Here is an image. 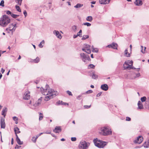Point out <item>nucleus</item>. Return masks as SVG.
Returning a JSON list of instances; mask_svg holds the SVG:
<instances>
[{
  "instance_id": "2eb2a0df",
  "label": "nucleus",
  "mask_w": 149,
  "mask_h": 149,
  "mask_svg": "<svg viewBox=\"0 0 149 149\" xmlns=\"http://www.w3.org/2000/svg\"><path fill=\"white\" fill-rule=\"evenodd\" d=\"M13 27V24L12 23L11 24H10L8 28H7L6 29V31H7L8 33L9 32L8 31V30L9 31H11L12 33H13V32L14 31H13V30H12V28Z\"/></svg>"
},
{
  "instance_id": "c756f323",
  "label": "nucleus",
  "mask_w": 149,
  "mask_h": 149,
  "mask_svg": "<svg viewBox=\"0 0 149 149\" xmlns=\"http://www.w3.org/2000/svg\"><path fill=\"white\" fill-rule=\"evenodd\" d=\"M86 19L87 21L89 22H91L93 19V17L91 16H88L87 17Z\"/></svg>"
},
{
  "instance_id": "58836bf2",
  "label": "nucleus",
  "mask_w": 149,
  "mask_h": 149,
  "mask_svg": "<svg viewBox=\"0 0 149 149\" xmlns=\"http://www.w3.org/2000/svg\"><path fill=\"white\" fill-rule=\"evenodd\" d=\"M19 16V15H15L13 13H12V14L11 15V16L14 18H16Z\"/></svg>"
},
{
  "instance_id": "412c9836",
  "label": "nucleus",
  "mask_w": 149,
  "mask_h": 149,
  "mask_svg": "<svg viewBox=\"0 0 149 149\" xmlns=\"http://www.w3.org/2000/svg\"><path fill=\"white\" fill-rule=\"evenodd\" d=\"M46 95V96L45 97V101H48L50 99L53 98L52 96L50 94H48Z\"/></svg>"
},
{
  "instance_id": "a878e982",
  "label": "nucleus",
  "mask_w": 149,
  "mask_h": 149,
  "mask_svg": "<svg viewBox=\"0 0 149 149\" xmlns=\"http://www.w3.org/2000/svg\"><path fill=\"white\" fill-rule=\"evenodd\" d=\"M143 146L144 148H148L149 147V141L148 140L147 141H146L143 144Z\"/></svg>"
},
{
  "instance_id": "338daca9",
  "label": "nucleus",
  "mask_w": 149,
  "mask_h": 149,
  "mask_svg": "<svg viewBox=\"0 0 149 149\" xmlns=\"http://www.w3.org/2000/svg\"><path fill=\"white\" fill-rule=\"evenodd\" d=\"M140 74L139 73H137L136 74V76L135 77H139L140 76Z\"/></svg>"
},
{
  "instance_id": "aec40b11",
  "label": "nucleus",
  "mask_w": 149,
  "mask_h": 149,
  "mask_svg": "<svg viewBox=\"0 0 149 149\" xmlns=\"http://www.w3.org/2000/svg\"><path fill=\"white\" fill-rule=\"evenodd\" d=\"M8 109L6 107H4L2 110L1 114L3 116V117L5 118L6 114L7 111Z\"/></svg>"
},
{
  "instance_id": "5701e85b",
  "label": "nucleus",
  "mask_w": 149,
  "mask_h": 149,
  "mask_svg": "<svg viewBox=\"0 0 149 149\" xmlns=\"http://www.w3.org/2000/svg\"><path fill=\"white\" fill-rule=\"evenodd\" d=\"M16 140L17 143L19 145H22V144L23 143V142L22 141H21L20 140L18 137L17 135H16Z\"/></svg>"
},
{
  "instance_id": "603ef678",
  "label": "nucleus",
  "mask_w": 149,
  "mask_h": 149,
  "mask_svg": "<svg viewBox=\"0 0 149 149\" xmlns=\"http://www.w3.org/2000/svg\"><path fill=\"white\" fill-rule=\"evenodd\" d=\"M66 92L69 95H71V96L72 95V93L70 91H66Z\"/></svg>"
},
{
  "instance_id": "f03ea898",
  "label": "nucleus",
  "mask_w": 149,
  "mask_h": 149,
  "mask_svg": "<svg viewBox=\"0 0 149 149\" xmlns=\"http://www.w3.org/2000/svg\"><path fill=\"white\" fill-rule=\"evenodd\" d=\"M10 19L7 15H2L0 18V25L3 27L7 26L10 22Z\"/></svg>"
},
{
  "instance_id": "ddd939ff",
  "label": "nucleus",
  "mask_w": 149,
  "mask_h": 149,
  "mask_svg": "<svg viewBox=\"0 0 149 149\" xmlns=\"http://www.w3.org/2000/svg\"><path fill=\"white\" fill-rule=\"evenodd\" d=\"M111 0H99V1L100 4H109Z\"/></svg>"
},
{
  "instance_id": "f704fd0d",
  "label": "nucleus",
  "mask_w": 149,
  "mask_h": 149,
  "mask_svg": "<svg viewBox=\"0 0 149 149\" xmlns=\"http://www.w3.org/2000/svg\"><path fill=\"white\" fill-rule=\"evenodd\" d=\"M15 8L19 12H21V10L20 9L19 7V6H17V5H16L15 6Z\"/></svg>"
},
{
  "instance_id": "7c9ffc66",
  "label": "nucleus",
  "mask_w": 149,
  "mask_h": 149,
  "mask_svg": "<svg viewBox=\"0 0 149 149\" xmlns=\"http://www.w3.org/2000/svg\"><path fill=\"white\" fill-rule=\"evenodd\" d=\"M92 75V78L94 79H96L98 78L97 75L94 72H93Z\"/></svg>"
},
{
  "instance_id": "6e6d98bb",
  "label": "nucleus",
  "mask_w": 149,
  "mask_h": 149,
  "mask_svg": "<svg viewBox=\"0 0 149 149\" xmlns=\"http://www.w3.org/2000/svg\"><path fill=\"white\" fill-rule=\"evenodd\" d=\"M23 14L25 16V17H26L27 15V13L26 10H24L23 12Z\"/></svg>"
},
{
  "instance_id": "a19ab883",
  "label": "nucleus",
  "mask_w": 149,
  "mask_h": 149,
  "mask_svg": "<svg viewBox=\"0 0 149 149\" xmlns=\"http://www.w3.org/2000/svg\"><path fill=\"white\" fill-rule=\"evenodd\" d=\"M83 24L84 25H86L87 26H90L91 25V24L88 22L84 23Z\"/></svg>"
},
{
  "instance_id": "6ab92c4d",
  "label": "nucleus",
  "mask_w": 149,
  "mask_h": 149,
  "mask_svg": "<svg viewBox=\"0 0 149 149\" xmlns=\"http://www.w3.org/2000/svg\"><path fill=\"white\" fill-rule=\"evenodd\" d=\"M134 4L137 6H141L143 4V2L141 0H136L134 3Z\"/></svg>"
},
{
  "instance_id": "774afa93",
  "label": "nucleus",
  "mask_w": 149,
  "mask_h": 149,
  "mask_svg": "<svg viewBox=\"0 0 149 149\" xmlns=\"http://www.w3.org/2000/svg\"><path fill=\"white\" fill-rule=\"evenodd\" d=\"M4 71H5V70L3 68H1V73L2 74H3V73L4 72Z\"/></svg>"
},
{
  "instance_id": "37998d69",
  "label": "nucleus",
  "mask_w": 149,
  "mask_h": 149,
  "mask_svg": "<svg viewBox=\"0 0 149 149\" xmlns=\"http://www.w3.org/2000/svg\"><path fill=\"white\" fill-rule=\"evenodd\" d=\"M43 116L42 113H40L39 117V120H42L43 118Z\"/></svg>"
},
{
  "instance_id": "de8ad7c7",
  "label": "nucleus",
  "mask_w": 149,
  "mask_h": 149,
  "mask_svg": "<svg viewBox=\"0 0 149 149\" xmlns=\"http://www.w3.org/2000/svg\"><path fill=\"white\" fill-rule=\"evenodd\" d=\"M92 52H93L97 53L98 52V49L97 48L93 49L92 50Z\"/></svg>"
},
{
  "instance_id": "72a5a7b5",
  "label": "nucleus",
  "mask_w": 149,
  "mask_h": 149,
  "mask_svg": "<svg viewBox=\"0 0 149 149\" xmlns=\"http://www.w3.org/2000/svg\"><path fill=\"white\" fill-rule=\"evenodd\" d=\"M22 0H15V2L18 5L20 6L21 5L22 2Z\"/></svg>"
},
{
  "instance_id": "1a4fd4ad",
  "label": "nucleus",
  "mask_w": 149,
  "mask_h": 149,
  "mask_svg": "<svg viewBox=\"0 0 149 149\" xmlns=\"http://www.w3.org/2000/svg\"><path fill=\"white\" fill-rule=\"evenodd\" d=\"M30 92L29 91L25 92L23 96V98L24 100H28L30 97Z\"/></svg>"
},
{
  "instance_id": "4d7b16f0",
  "label": "nucleus",
  "mask_w": 149,
  "mask_h": 149,
  "mask_svg": "<svg viewBox=\"0 0 149 149\" xmlns=\"http://www.w3.org/2000/svg\"><path fill=\"white\" fill-rule=\"evenodd\" d=\"M131 120V118L129 117H126V120L127 121H130Z\"/></svg>"
},
{
  "instance_id": "bf43d9fd",
  "label": "nucleus",
  "mask_w": 149,
  "mask_h": 149,
  "mask_svg": "<svg viewBox=\"0 0 149 149\" xmlns=\"http://www.w3.org/2000/svg\"><path fill=\"white\" fill-rule=\"evenodd\" d=\"M21 147V146H18L17 145H16V146L15 147V149H18Z\"/></svg>"
},
{
  "instance_id": "4be33fe9",
  "label": "nucleus",
  "mask_w": 149,
  "mask_h": 149,
  "mask_svg": "<svg viewBox=\"0 0 149 149\" xmlns=\"http://www.w3.org/2000/svg\"><path fill=\"white\" fill-rule=\"evenodd\" d=\"M40 58L38 57H37L36 58L34 59H31V62L37 63L40 61Z\"/></svg>"
},
{
  "instance_id": "13d9d810",
  "label": "nucleus",
  "mask_w": 149,
  "mask_h": 149,
  "mask_svg": "<svg viewBox=\"0 0 149 149\" xmlns=\"http://www.w3.org/2000/svg\"><path fill=\"white\" fill-rule=\"evenodd\" d=\"M93 92L92 90H90L86 91V93L87 94L91 93Z\"/></svg>"
},
{
  "instance_id": "5fc2aeb1",
  "label": "nucleus",
  "mask_w": 149,
  "mask_h": 149,
  "mask_svg": "<svg viewBox=\"0 0 149 149\" xmlns=\"http://www.w3.org/2000/svg\"><path fill=\"white\" fill-rule=\"evenodd\" d=\"M127 62H128V64H131V66L132 65L133 63V61H127Z\"/></svg>"
},
{
  "instance_id": "cd10ccee",
  "label": "nucleus",
  "mask_w": 149,
  "mask_h": 149,
  "mask_svg": "<svg viewBox=\"0 0 149 149\" xmlns=\"http://www.w3.org/2000/svg\"><path fill=\"white\" fill-rule=\"evenodd\" d=\"M45 43V41L43 40L39 44L38 46L39 47L42 48L43 47Z\"/></svg>"
},
{
  "instance_id": "f3484780",
  "label": "nucleus",
  "mask_w": 149,
  "mask_h": 149,
  "mask_svg": "<svg viewBox=\"0 0 149 149\" xmlns=\"http://www.w3.org/2000/svg\"><path fill=\"white\" fill-rule=\"evenodd\" d=\"M130 65L128 64V62H127V61H125L123 65V69L129 70V68L130 67Z\"/></svg>"
},
{
  "instance_id": "49530a36",
  "label": "nucleus",
  "mask_w": 149,
  "mask_h": 149,
  "mask_svg": "<svg viewBox=\"0 0 149 149\" xmlns=\"http://www.w3.org/2000/svg\"><path fill=\"white\" fill-rule=\"evenodd\" d=\"M91 107V105H85L84 106V107L85 109H88L90 108Z\"/></svg>"
},
{
  "instance_id": "4c0bfd02",
  "label": "nucleus",
  "mask_w": 149,
  "mask_h": 149,
  "mask_svg": "<svg viewBox=\"0 0 149 149\" xmlns=\"http://www.w3.org/2000/svg\"><path fill=\"white\" fill-rule=\"evenodd\" d=\"M17 27V24H13V27L12 29V30H13V31H15V30L16 29Z\"/></svg>"
},
{
  "instance_id": "09e8293b",
  "label": "nucleus",
  "mask_w": 149,
  "mask_h": 149,
  "mask_svg": "<svg viewBox=\"0 0 149 149\" xmlns=\"http://www.w3.org/2000/svg\"><path fill=\"white\" fill-rule=\"evenodd\" d=\"M125 56L127 57H129L130 56V54L128 52H125Z\"/></svg>"
},
{
  "instance_id": "680f3d73",
  "label": "nucleus",
  "mask_w": 149,
  "mask_h": 149,
  "mask_svg": "<svg viewBox=\"0 0 149 149\" xmlns=\"http://www.w3.org/2000/svg\"><path fill=\"white\" fill-rule=\"evenodd\" d=\"M81 95H79L77 97V99L78 100H80V98L81 97Z\"/></svg>"
},
{
  "instance_id": "e433bc0d",
  "label": "nucleus",
  "mask_w": 149,
  "mask_h": 149,
  "mask_svg": "<svg viewBox=\"0 0 149 149\" xmlns=\"http://www.w3.org/2000/svg\"><path fill=\"white\" fill-rule=\"evenodd\" d=\"M146 97L144 96L142 97H141V101L142 102H144L145 101H146Z\"/></svg>"
},
{
  "instance_id": "e2e57ef3",
  "label": "nucleus",
  "mask_w": 149,
  "mask_h": 149,
  "mask_svg": "<svg viewBox=\"0 0 149 149\" xmlns=\"http://www.w3.org/2000/svg\"><path fill=\"white\" fill-rule=\"evenodd\" d=\"M35 137L34 136H33V137H32V139H31L33 143H36V141L34 142V140H35Z\"/></svg>"
},
{
  "instance_id": "9b49d317",
  "label": "nucleus",
  "mask_w": 149,
  "mask_h": 149,
  "mask_svg": "<svg viewBox=\"0 0 149 149\" xmlns=\"http://www.w3.org/2000/svg\"><path fill=\"white\" fill-rule=\"evenodd\" d=\"M53 33L57 37V38L61 39L62 38V36L61 34L59 33V32L56 30H54L53 32Z\"/></svg>"
},
{
  "instance_id": "864d4df0",
  "label": "nucleus",
  "mask_w": 149,
  "mask_h": 149,
  "mask_svg": "<svg viewBox=\"0 0 149 149\" xmlns=\"http://www.w3.org/2000/svg\"><path fill=\"white\" fill-rule=\"evenodd\" d=\"M76 140V138L75 137H72L71 138V140L72 141H75Z\"/></svg>"
},
{
  "instance_id": "2f4dec72",
  "label": "nucleus",
  "mask_w": 149,
  "mask_h": 149,
  "mask_svg": "<svg viewBox=\"0 0 149 149\" xmlns=\"http://www.w3.org/2000/svg\"><path fill=\"white\" fill-rule=\"evenodd\" d=\"M89 38V36L88 35H84L81 39L82 40H85Z\"/></svg>"
},
{
  "instance_id": "8fccbe9b",
  "label": "nucleus",
  "mask_w": 149,
  "mask_h": 149,
  "mask_svg": "<svg viewBox=\"0 0 149 149\" xmlns=\"http://www.w3.org/2000/svg\"><path fill=\"white\" fill-rule=\"evenodd\" d=\"M62 103V101L59 100L58 102L56 103V105H59L60 104L61 105V104Z\"/></svg>"
},
{
  "instance_id": "393cba45",
  "label": "nucleus",
  "mask_w": 149,
  "mask_h": 149,
  "mask_svg": "<svg viewBox=\"0 0 149 149\" xmlns=\"http://www.w3.org/2000/svg\"><path fill=\"white\" fill-rule=\"evenodd\" d=\"M138 106L139 109H141L143 108V107L142 103L140 101H139L138 102Z\"/></svg>"
},
{
  "instance_id": "ea45409f",
  "label": "nucleus",
  "mask_w": 149,
  "mask_h": 149,
  "mask_svg": "<svg viewBox=\"0 0 149 149\" xmlns=\"http://www.w3.org/2000/svg\"><path fill=\"white\" fill-rule=\"evenodd\" d=\"M141 52L143 53H145V49H146V47H144V50H143V46H141Z\"/></svg>"
},
{
  "instance_id": "a211bd4d",
  "label": "nucleus",
  "mask_w": 149,
  "mask_h": 149,
  "mask_svg": "<svg viewBox=\"0 0 149 149\" xmlns=\"http://www.w3.org/2000/svg\"><path fill=\"white\" fill-rule=\"evenodd\" d=\"M101 88L103 91H107L108 90L109 87L107 84H104L101 86Z\"/></svg>"
},
{
  "instance_id": "20e7f679",
  "label": "nucleus",
  "mask_w": 149,
  "mask_h": 149,
  "mask_svg": "<svg viewBox=\"0 0 149 149\" xmlns=\"http://www.w3.org/2000/svg\"><path fill=\"white\" fill-rule=\"evenodd\" d=\"M101 131L104 136L108 135L111 134V131L109 126H105L101 128Z\"/></svg>"
},
{
  "instance_id": "79ce46f5",
  "label": "nucleus",
  "mask_w": 149,
  "mask_h": 149,
  "mask_svg": "<svg viewBox=\"0 0 149 149\" xmlns=\"http://www.w3.org/2000/svg\"><path fill=\"white\" fill-rule=\"evenodd\" d=\"M6 13L8 15H10L11 16V15L12 14V13L9 10H7L5 11Z\"/></svg>"
},
{
  "instance_id": "052dcab7",
  "label": "nucleus",
  "mask_w": 149,
  "mask_h": 149,
  "mask_svg": "<svg viewBox=\"0 0 149 149\" xmlns=\"http://www.w3.org/2000/svg\"><path fill=\"white\" fill-rule=\"evenodd\" d=\"M102 94V93L101 92H100L98 94H97V95H96L97 97H98L100 96Z\"/></svg>"
},
{
  "instance_id": "c03bdc74",
  "label": "nucleus",
  "mask_w": 149,
  "mask_h": 149,
  "mask_svg": "<svg viewBox=\"0 0 149 149\" xmlns=\"http://www.w3.org/2000/svg\"><path fill=\"white\" fill-rule=\"evenodd\" d=\"M4 1L3 0L1 1L0 3V6H1L2 7H4Z\"/></svg>"
},
{
  "instance_id": "6e6552de",
  "label": "nucleus",
  "mask_w": 149,
  "mask_h": 149,
  "mask_svg": "<svg viewBox=\"0 0 149 149\" xmlns=\"http://www.w3.org/2000/svg\"><path fill=\"white\" fill-rule=\"evenodd\" d=\"M0 124L1 128L4 129L6 127V124L5 122V118L2 117H1Z\"/></svg>"
},
{
  "instance_id": "473e14b6",
  "label": "nucleus",
  "mask_w": 149,
  "mask_h": 149,
  "mask_svg": "<svg viewBox=\"0 0 149 149\" xmlns=\"http://www.w3.org/2000/svg\"><path fill=\"white\" fill-rule=\"evenodd\" d=\"M77 27L76 25H74L72 27V29L75 32L77 29Z\"/></svg>"
},
{
  "instance_id": "39448f33",
  "label": "nucleus",
  "mask_w": 149,
  "mask_h": 149,
  "mask_svg": "<svg viewBox=\"0 0 149 149\" xmlns=\"http://www.w3.org/2000/svg\"><path fill=\"white\" fill-rule=\"evenodd\" d=\"M90 145L88 142H86L85 141H81L79 145V149H87Z\"/></svg>"
},
{
  "instance_id": "3c124183",
  "label": "nucleus",
  "mask_w": 149,
  "mask_h": 149,
  "mask_svg": "<svg viewBox=\"0 0 149 149\" xmlns=\"http://www.w3.org/2000/svg\"><path fill=\"white\" fill-rule=\"evenodd\" d=\"M13 119L14 121L18 120V118L16 116H14L13 117Z\"/></svg>"
},
{
  "instance_id": "423d86ee",
  "label": "nucleus",
  "mask_w": 149,
  "mask_h": 149,
  "mask_svg": "<svg viewBox=\"0 0 149 149\" xmlns=\"http://www.w3.org/2000/svg\"><path fill=\"white\" fill-rule=\"evenodd\" d=\"M80 57L82 59L83 61L84 62H86L87 61L90 60L89 56L88 55H86L84 53H81L80 54Z\"/></svg>"
},
{
  "instance_id": "a18cd8bd",
  "label": "nucleus",
  "mask_w": 149,
  "mask_h": 149,
  "mask_svg": "<svg viewBox=\"0 0 149 149\" xmlns=\"http://www.w3.org/2000/svg\"><path fill=\"white\" fill-rule=\"evenodd\" d=\"M81 33H82V30H80L77 33V34L78 35V36H79L80 37H82Z\"/></svg>"
},
{
  "instance_id": "c9c22d12",
  "label": "nucleus",
  "mask_w": 149,
  "mask_h": 149,
  "mask_svg": "<svg viewBox=\"0 0 149 149\" xmlns=\"http://www.w3.org/2000/svg\"><path fill=\"white\" fill-rule=\"evenodd\" d=\"M95 66L93 64H89L88 66V68L89 69L90 68H93L94 69L95 68Z\"/></svg>"
},
{
  "instance_id": "7ed1b4c3",
  "label": "nucleus",
  "mask_w": 149,
  "mask_h": 149,
  "mask_svg": "<svg viewBox=\"0 0 149 149\" xmlns=\"http://www.w3.org/2000/svg\"><path fill=\"white\" fill-rule=\"evenodd\" d=\"M93 141L95 146L100 148H103L107 144V142L98 140L97 138L94 139Z\"/></svg>"
},
{
  "instance_id": "bb28decb",
  "label": "nucleus",
  "mask_w": 149,
  "mask_h": 149,
  "mask_svg": "<svg viewBox=\"0 0 149 149\" xmlns=\"http://www.w3.org/2000/svg\"><path fill=\"white\" fill-rule=\"evenodd\" d=\"M14 132L16 136V135H17V134H19L20 132V131L19 130V129L17 127L14 128Z\"/></svg>"
},
{
  "instance_id": "c85d7f7f",
  "label": "nucleus",
  "mask_w": 149,
  "mask_h": 149,
  "mask_svg": "<svg viewBox=\"0 0 149 149\" xmlns=\"http://www.w3.org/2000/svg\"><path fill=\"white\" fill-rule=\"evenodd\" d=\"M83 6V4L80 3H77L76 5L74 6V7L76 8H79Z\"/></svg>"
},
{
  "instance_id": "f8f14e48",
  "label": "nucleus",
  "mask_w": 149,
  "mask_h": 149,
  "mask_svg": "<svg viewBox=\"0 0 149 149\" xmlns=\"http://www.w3.org/2000/svg\"><path fill=\"white\" fill-rule=\"evenodd\" d=\"M62 130L61 127L60 126H56L53 130V131L56 133H59Z\"/></svg>"
},
{
  "instance_id": "69168bd1",
  "label": "nucleus",
  "mask_w": 149,
  "mask_h": 149,
  "mask_svg": "<svg viewBox=\"0 0 149 149\" xmlns=\"http://www.w3.org/2000/svg\"><path fill=\"white\" fill-rule=\"evenodd\" d=\"M132 66V65L131 66V65H130V68H129V70L131 69H136V68H134V67Z\"/></svg>"
},
{
  "instance_id": "0e129e2a",
  "label": "nucleus",
  "mask_w": 149,
  "mask_h": 149,
  "mask_svg": "<svg viewBox=\"0 0 149 149\" xmlns=\"http://www.w3.org/2000/svg\"><path fill=\"white\" fill-rule=\"evenodd\" d=\"M39 136L38 134L36 135V137H35V140H34V142L36 141L37 139H38Z\"/></svg>"
},
{
  "instance_id": "0eeeda50",
  "label": "nucleus",
  "mask_w": 149,
  "mask_h": 149,
  "mask_svg": "<svg viewBox=\"0 0 149 149\" xmlns=\"http://www.w3.org/2000/svg\"><path fill=\"white\" fill-rule=\"evenodd\" d=\"M143 140V138L141 136H139L137 137L136 139L133 142L134 143L140 144Z\"/></svg>"
},
{
  "instance_id": "b1692460",
  "label": "nucleus",
  "mask_w": 149,
  "mask_h": 149,
  "mask_svg": "<svg viewBox=\"0 0 149 149\" xmlns=\"http://www.w3.org/2000/svg\"><path fill=\"white\" fill-rule=\"evenodd\" d=\"M145 106L146 108L149 109V98L147 99L145 104Z\"/></svg>"
},
{
  "instance_id": "f257e3e1",
  "label": "nucleus",
  "mask_w": 149,
  "mask_h": 149,
  "mask_svg": "<svg viewBox=\"0 0 149 149\" xmlns=\"http://www.w3.org/2000/svg\"><path fill=\"white\" fill-rule=\"evenodd\" d=\"M45 88L44 89L42 87L40 88V91L42 94L44 95H47L50 94L53 97V98L58 94V92L57 91H54L53 89L50 90L48 89L49 88V86L47 84L45 86Z\"/></svg>"
},
{
  "instance_id": "4468645a",
  "label": "nucleus",
  "mask_w": 149,
  "mask_h": 149,
  "mask_svg": "<svg viewBox=\"0 0 149 149\" xmlns=\"http://www.w3.org/2000/svg\"><path fill=\"white\" fill-rule=\"evenodd\" d=\"M42 97H41L36 102V103L33 104V106L35 107H36L39 106L41 103L42 101Z\"/></svg>"
},
{
  "instance_id": "9d476101",
  "label": "nucleus",
  "mask_w": 149,
  "mask_h": 149,
  "mask_svg": "<svg viewBox=\"0 0 149 149\" xmlns=\"http://www.w3.org/2000/svg\"><path fill=\"white\" fill-rule=\"evenodd\" d=\"M117 46H118V45L117 44L113 42L111 44L108 45L107 47H108L109 48H111L113 49H117Z\"/></svg>"
},
{
  "instance_id": "dca6fc26",
  "label": "nucleus",
  "mask_w": 149,
  "mask_h": 149,
  "mask_svg": "<svg viewBox=\"0 0 149 149\" xmlns=\"http://www.w3.org/2000/svg\"><path fill=\"white\" fill-rule=\"evenodd\" d=\"M84 47L86 49V53L89 54L91 53V50L90 49V45L86 44L84 45Z\"/></svg>"
}]
</instances>
